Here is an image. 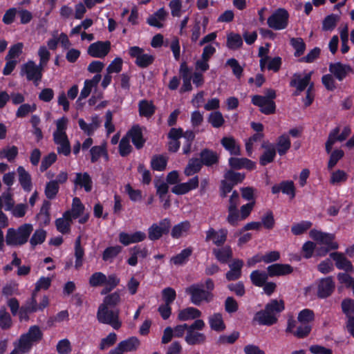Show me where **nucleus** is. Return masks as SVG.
Listing matches in <instances>:
<instances>
[{
    "instance_id": "1",
    "label": "nucleus",
    "mask_w": 354,
    "mask_h": 354,
    "mask_svg": "<svg viewBox=\"0 0 354 354\" xmlns=\"http://www.w3.org/2000/svg\"><path fill=\"white\" fill-rule=\"evenodd\" d=\"M284 310L283 300L272 299L265 305L264 309L254 314L252 322L259 326H271L277 323L281 313Z\"/></svg>"
},
{
    "instance_id": "2",
    "label": "nucleus",
    "mask_w": 354,
    "mask_h": 354,
    "mask_svg": "<svg viewBox=\"0 0 354 354\" xmlns=\"http://www.w3.org/2000/svg\"><path fill=\"white\" fill-rule=\"evenodd\" d=\"M33 231V227L30 223H24L17 229L9 228L6 235V243L10 246L22 245L28 241Z\"/></svg>"
},
{
    "instance_id": "3",
    "label": "nucleus",
    "mask_w": 354,
    "mask_h": 354,
    "mask_svg": "<svg viewBox=\"0 0 354 354\" xmlns=\"http://www.w3.org/2000/svg\"><path fill=\"white\" fill-rule=\"evenodd\" d=\"M120 309L111 308L104 306H99L97 312V321L104 324L111 326L113 329L118 330L122 326L120 320Z\"/></svg>"
},
{
    "instance_id": "4",
    "label": "nucleus",
    "mask_w": 354,
    "mask_h": 354,
    "mask_svg": "<svg viewBox=\"0 0 354 354\" xmlns=\"http://www.w3.org/2000/svg\"><path fill=\"white\" fill-rule=\"evenodd\" d=\"M186 293L190 296L191 302L200 306L203 301L209 303L213 298V294L206 291L202 283H194L186 288Z\"/></svg>"
},
{
    "instance_id": "5",
    "label": "nucleus",
    "mask_w": 354,
    "mask_h": 354,
    "mask_svg": "<svg viewBox=\"0 0 354 354\" xmlns=\"http://www.w3.org/2000/svg\"><path fill=\"white\" fill-rule=\"evenodd\" d=\"M43 68L37 65L34 61L28 60L21 66L20 75H25L28 81H32L37 86L43 76Z\"/></svg>"
},
{
    "instance_id": "6",
    "label": "nucleus",
    "mask_w": 354,
    "mask_h": 354,
    "mask_svg": "<svg viewBox=\"0 0 354 354\" xmlns=\"http://www.w3.org/2000/svg\"><path fill=\"white\" fill-rule=\"evenodd\" d=\"M289 13L285 8L277 9L267 20V24L270 28L275 30H281L287 28L288 25Z\"/></svg>"
},
{
    "instance_id": "7",
    "label": "nucleus",
    "mask_w": 354,
    "mask_h": 354,
    "mask_svg": "<svg viewBox=\"0 0 354 354\" xmlns=\"http://www.w3.org/2000/svg\"><path fill=\"white\" fill-rule=\"evenodd\" d=\"M318 299H325L330 297L335 290V283L332 276L322 277L315 282Z\"/></svg>"
},
{
    "instance_id": "8",
    "label": "nucleus",
    "mask_w": 354,
    "mask_h": 354,
    "mask_svg": "<svg viewBox=\"0 0 354 354\" xmlns=\"http://www.w3.org/2000/svg\"><path fill=\"white\" fill-rule=\"evenodd\" d=\"M171 220L163 218L158 223H153L148 228V238L152 241L159 240L163 235L169 234L171 228Z\"/></svg>"
},
{
    "instance_id": "9",
    "label": "nucleus",
    "mask_w": 354,
    "mask_h": 354,
    "mask_svg": "<svg viewBox=\"0 0 354 354\" xmlns=\"http://www.w3.org/2000/svg\"><path fill=\"white\" fill-rule=\"evenodd\" d=\"M129 54L131 57L136 58L135 64L141 68H147L155 60L153 55L144 53V49L139 46L130 47Z\"/></svg>"
},
{
    "instance_id": "10",
    "label": "nucleus",
    "mask_w": 354,
    "mask_h": 354,
    "mask_svg": "<svg viewBox=\"0 0 354 354\" xmlns=\"http://www.w3.org/2000/svg\"><path fill=\"white\" fill-rule=\"evenodd\" d=\"M227 234L228 230L225 227H222L218 230H216L214 228L210 227L205 232V241H212V243L216 246L221 247L226 242Z\"/></svg>"
},
{
    "instance_id": "11",
    "label": "nucleus",
    "mask_w": 354,
    "mask_h": 354,
    "mask_svg": "<svg viewBox=\"0 0 354 354\" xmlns=\"http://www.w3.org/2000/svg\"><path fill=\"white\" fill-rule=\"evenodd\" d=\"M313 71L306 73L304 77L300 73H294L292 77L290 82V86L296 88V91L294 92V95H299L302 91H304L308 86L311 80V76Z\"/></svg>"
},
{
    "instance_id": "12",
    "label": "nucleus",
    "mask_w": 354,
    "mask_h": 354,
    "mask_svg": "<svg viewBox=\"0 0 354 354\" xmlns=\"http://www.w3.org/2000/svg\"><path fill=\"white\" fill-rule=\"evenodd\" d=\"M310 236L315 241L329 247V249L335 250L339 248L338 243L333 241L335 239L333 234L322 232L314 229L310 231Z\"/></svg>"
},
{
    "instance_id": "13",
    "label": "nucleus",
    "mask_w": 354,
    "mask_h": 354,
    "mask_svg": "<svg viewBox=\"0 0 354 354\" xmlns=\"http://www.w3.org/2000/svg\"><path fill=\"white\" fill-rule=\"evenodd\" d=\"M111 49V42L109 41H98L91 44L87 53L92 57L103 58L106 57Z\"/></svg>"
},
{
    "instance_id": "14",
    "label": "nucleus",
    "mask_w": 354,
    "mask_h": 354,
    "mask_svg": "<svg viewBox=\"0 0 354 354\" xmlns=\"http://www.w3.org/2000/svg\"><path fill=\"white\" fill-rule=\"evenodd\" d=\"M252 103L259 106L260 111L265 115H271L275 113V102L273 100H268L262 95H253L252 97Z\"/></svg>"
},
{
    "instance_id": "15",
    "label": "nucleus",
    "mask_w": 354,
    "mask_h": 354,
    "mask_svg": "<svg viewBox=\"0 0 354 354\" xmlns=\"http://www.w3.org/2000/svg\"><path fill=\"white\" fill-rule=\"evenodd\" d=\"M199 158L203 165L208 168L218 166L220 162V155L216 151L209 148L201 150Z\"/></svg>"
},
{
    "instance_id": "16",
    "label": "nucleus",
    "mask_w": 354,
    "mask_h": 354,
    "mask_svg": "<svg viewBox=\"0 0 354 354\" xmlns=\"http://www.w3.org/2000/svg\"><path fill=\"white\" fill-rule=\"evenodd\" d=\"M330 257L335 261L336 268L346 272H353L354 266L351 261L345 255L339 252H333L330 254Z\"/></svg>"
},
{
    "instance_id": "17",
    "label": "nucleus",
    "mask_w": 354,
    "mask_h": 354,
    "mask_svg": "<svg viewBox=\"0 0 354 354\" xmlns=\"http://www.w3.org/2000/svg\"><path fill=\"white\" fill-rule=\"evenodd\" d=\"M126 136L129 139H131L133 145L137 149H142L146 142V139L143 137L142 128L139 124L132 126Z\"/></svg>"
},
{
    "instance_id": "18",
    "label": "nucleus",
    "mask_w": 354,
    "mask_h": 354,
    "mask_svg": "<svg viewBox=\"0 0 354 354\" xmlns=\"http://www.w3.org/2000/svg\"><path fill=\"white\" fill-rule=\"evenodd\" d=\"M261 148L264 151L259 157V164L261 166H266L275 159L277 155L275 146L274 143L267 142L261 145Z\"/></svg>"
},
{
    "instance_id": "19",
    "label": "nucleus",
    "mask_w": 354,
    "mask_h": 354,
    "mask_svg": "<svg viewBox=\"0 0 354 354\" xmlns=\"http://www.w3.org/2000/svg\"><path fill=\"white\" fill-rule=\"evenodd\" d=\"M329 71L341 82L346 78L349 73H353V70L350 65L337 62L329 64Z\"/></svg>"
},
{
    "instance_id": "20",
    "label": "nucleus",
    "mask_w": 354,
    "mask_h": 354,
    "mask_svg": "<svg viewBox=\"0 0 354 354\" xmlns=\"http://www.w3.org/2000/svg\"><path fill=\"white\" fill-rule=\"evenodd\" d=\"M146 237V234L142 231H136L132 234L122 232L118 235L120 243L124 246H127L131 243L142 242Z\"/></svg>"
},
{
    "instance_id": "21",
    "label": "nucleus",
    "mask_w": 354,
    "mask_h": 354,
    "mask_svg": "<svg viewBox=\"0 0 354 354\" xmlns=\"http://www.w3.org/2000/svg\"><path fill=\"white\" fill-rule=\"evenodd\" d=\"M295 186L292 180H283L279 184L274 185L271 188L273 194L281 192L283 194L289 196L290 198L295 197Z\"/></svg>"
},
{
    "instance_id": "22",
    "label": "nucleus",
    "mask_w": 354,
    "mask_h": 354,
    "mask_svg": "<svg viewBox=\"0 0 354 354\" xmlns=\"http://www.w3.org/2000/svg\"><path fill=\"white\" fill-rule=\"evenodd\" d=\"M244 262L242 259H234L232 262L230 263V270L225 274V278L228 281H236L241 277L242 268Z\"/></svg>"
},
{
    "instance_id": "23",
    "label": "nucleus",
    "mask_w": 354,
    "mask_h": 354,
    "mask_svg": "<svg viewBox=\"0 0 354 354\" xmlns=\"http://www.w3.org/2000/svg\"><path fill=\"white\" fill-rule=\"evenodd\" d=\"M269 277L285 276L291 274L293 272V268L289 264L273 263L267 268Z\"/></svg>"
},
{
    "instance_id": "24",
    "label": "nucleus",
    "mask_w": 354,
    "mask_h": 354,
    "mask_svg": "<svg viewBox=\"0 0 354 354\" xmlns=\"http://www.w3.org/2000/svg\"><path fill=\"white\" fill-rule=\"evenodd\" d=\"M228 164L232 169H241L243 168L252 170L255 168V162L247 158L230 157Z\"/></svg>"
},
{
    "instance_id": "25",
    "label": "nucleus",
    "mask_w": 354,
    "mask_h": 354,
    "mask_svg": "<svg viewBox=\"0 0 354 354\" xmlns=\"http://www.w3.org/2000/svg\"><path fill=\"white\" fill-rule=\"evenodd\" d=\"M212 253L217 261L223 264L227 263L233 257L232 249L230 245H223L219 248H214Z\"/></svg>"
},
{
    "instance_id": "26",
    "label": "nucleus",
    "mask_w": 354,
    "mask_h": 354,
    "mask_svg": "<svg viewBox=\"0 0 354 354\" xmlns=\"http://www.w3.org/2000/svg\"><path fill=\"white\" fill-rule=\"evenodd\" d=\"M75 186L84 188L86 192H90L93 188V181L91 176L87 172H78L75 174L73 180Z\"/></svg>"
},
{
    "instance_id": "27",
    "label": "nucleus",
    "mask_w": 354,
    "mask_h": 354,
    "mask_svg": "<svg viewBox=\"0 0 354 354\" xmlns=\"http://www.w3.org/2000/svg\"><path fill=\"white\" fill-rule=\"evenodd\" d=\"M276 152L280 156L286 155L291 147V141L289 135L283 133L279 136L274 144Z\"/></svg>"
},
{
    "instance_id": "28",
    "label": "nucleus",
    "mask_w": 354,
    "mask_h": 354,
    "mask_svg": "<svg viewBox=\"0 0 354 354\" xmlns=\"http://www.w3.org/2000/svg\"><path fill=\"white\" fill-rule=\"evenodd\" d=\"M221 144L223 148L232 156H240L241 148L232 136H224L221 140Z\"/></svg>"
},
{
    "instance_id": "29",
    "label": "nucleus",
    "mask_w": 354,
    "mask_h": 354,
    "mask_svg": "<svg viewBox=\"0 0 354 354\" xmlns=\"http://www.w3.org/2000/svg\"><path fill=\"white\" fill-rule=\"evenodd\" d=\"M208 323L212 330L222 332L226 328L223 315L220 313H215L208 317Z\"/></svg>"
},
{
    "instance_id": "30",
    "label": "nucleus",
    "mask_w": 354,
    "mask_h": 354,
    "mask_svg": "<svg viewBox=\"0 0 354 354\" xmlns=\"http://www.w3.org/2000/svg\"><path fill=\"white\" fill-rule=\"evenodd\" d=\"M17 173L19 175V182L21 187L25 192H30L32 188V183L30 174L26 171L22 166L18 167Z\"/></svg>"
},
{
    "instance_id": "31",
    "label": "nucleus",
    "mask_w": 354,
    "mask_h": 354,
    "mask_svg": "<svg viewBox=\"0 0 354 354\" xmlns=\"http://www.w3.org/2000/svg\"><path fill=\"white\" fill-rule=\"evenodd\" d=\"M185 340L190 346L203 344L206 342V335L198 331L188 330Z\"/></svg>"
},
{
    "instance_id": "32",
    "label": "nucleus",
    "mask_w": 354,
    "mask_h": 354,
    "mask_svg": "<svg viewBox=\"0 0 354 354\" xmlns=\"http://www.w3.org/2000/svg\"><path fill=\"white\" fill-rule=\"evenodd\" d=\"M139 115L141 117L151 118L156 112V106L151 101L142 100L138 103Z\"/></svg>"
},
{
    "instance_id": "33",
    "label": "nucleus",
    "mask_w": 354,
    "mask_h": 354,
    "mask_svg": "<svg viewBox=\"0 0 354 354\" xmlns=\"http://www.w3.org/2000/svg\"><path fill=\"white\" fill-rule=\"evenodd\" d=\"M201 316V312L194 307H187L180 310L178 314V319L181 322L187 321L199 318Z\"/></svg>"
},
{
    "instance_id": "34",
    "label": "nucleus",
    "mask_w": 354,
    "mask_h": 354,
    "mask_svg": "<svg viewBox=\"0 0 354 354\" xmlns=\"http://www.w3.org/2000/svg\"><path fill=\"white\" fill-rule=\"evenodd\" d=\"M50 205L51 204L49 201H44L42 206L40 208L39 212L37 215V217L39 222L44 226L49 225L50 222Z\"/></svg>"
},
{
    "instance_id": "35",
    "label": "nucleus",
    "mask_w": 354,
    "mask_h": 354,
    "mask_svg": "<svg viewBox=\"0 0 354 354\" xmlns=\"http://www.w3.org/2000/svg\"><path fill=\"white\" fill-rule=\"evenodd\" d=\"M203 167L199 158H192L189 160L187 165L184 169L186 176H191L198 173Z\"/></svg>"
},
{
    "instance_id": "36",
    "label": "nucleus",
    "mask_w": 354,
    "mask_h": 354,
    "mask_svg": "<svg viewBox=\"0 0 354 354\" xmlns=\"http://www.w3.org/2000/svg\"><path fill=\"white\" fill-rule=\"evenodd\" d=\"M191 228V223L189 221H183L175 225L171 230V236L174 239H179L187 234Z\"/></svg>"
},
{
    "instance_id": "37",
    "label": "nucleus",
    "mask_w": 354,
    "mask_h": 354,
    "mask_svg": "<svg viewBox=\"0 0 354 354\" xmlns=\"http://www.w3.org/2000/svg\"><path fill=\"white\" fill-rule=\"evenodd\" d=\"M140 340L136 337H131L120 342L118 345L123 353L132 352L137 350L140 346Z\"/></svg>"
},
{
    "instance_id": "38",
    "label": "nucleus",
    "mask_w": 354,
    "mask_h": 354,
    "mask_svg": "<svg viewBox=\"0 0 354 354\" xmlns=\"http://www.w3.org/2000/svg\"><path fill=\"white\" fill-rule=\"evenodd\" d=\"M268 272L260 271L259 270H253L250 274V279L252 283L257 287H263L268 280Z\"/></svg>"
},
{
    "instance_id": "39",
    "label": "nucleus",
    "mask_w": 354,
    "mask_h": 354,
    "mask_svg": "<svg viewBox=\"0 0 354 354\" xmlns=\"http://www.w3.org/2000/svg\"><path fill=\"white\" fill-rule=\"evenodd\" d=\"M122 247L118 245L109 246L103 251L102 259L105 262L112 263L113 259L122 252Z\"/></svg>"
},
{
    "instance_id": "40",
    "label": "nucleus",
    "mask_w": 354,
    "mask_h": 354,
    "mask_svg": "<svg viewBox=\"0 0 354 354\" xmlns=\"http://www.w3.org/2000/svg\"><path fill=\"white\" fill-rule=\"evenodd\" d=\"M33 344L39 342L44 336L43 332L37 325L31 326L28 332L24 334Z\"/></svg>"
},
{
    "instance_id": "41",
    "label": "nucleus",
    "mask_w": 354,
    "mask_h": 354,
    "mask_svg": "<svg viewBox=\"0 0 354 354\" xmlns=\"http://www.w3.org/2000/svg\"><path fill=\"white\" fill-rule=\"evenodd\" d=\"M84 256V249L81 245V236H79L75 242V267L79 269L83 264V258Z\"/></svg>"
},
{
    "instance_id": "42",
    "label": "nucleus",
    "mask_w": 354,
    "mask_h": 354,
    "mask_svg": "<svg viewBox=\"0 0 354 354\" xmlns=\"http://www.w3.org/2000/svg\"><path fill=\"white\" fill-rule=\"evenodd\" d=\"M193 250L189 247L185 248L180 251V252L171 259V261L176 266L185 264L189 259V257L192 255Z\"/></svg>"
},
{
    "instance_id": "43",
    "label": "nucleus",
    "mask_w": 354,
    "mask_h": 354,
    "mask_svg": "<svg viewBox=\"0 0 354 354\" xmlns=\"http://www.w3.org/2000/svg\"><path fill=\"white\" fill-rule=\"evenodd\" d=\"M121 297L118 291L107 295L104 297L102 304L100 306H104L107 308H118L116 306L120 303Z\"/></svg>"
},
{
    "instance_id": "44",
    "label": "nucleus",
    "mask_w": 354,
    "mask_h": 354,
    "mask_svg": "<svg viewBox=\"0 0 354 354\" xmlns=\"http://www.w3.org/2000/svg\"><path fill=\"white\" fill-rule=\"evenodd\" d=\"M240 337V333L237 330H234L230 335H221L216 339V344L218 346L233 344Z\"/></svg>"
},
{
    "instance_id": "45",
    "label": "nucleus",
    "mask_w": 354,
    "mask_h": 354,
    "mask_svg": "<svg viewBox=\"0 0 354 354\" xmlns=\"http://www.w3.org/2000/svg\"><path fill=\"white\" fill-rule=\"evenodd\" d=\"M344 156V151L341 149H335L329 156L327 164V169L331 171L336 166L337 162Z\"/></svg>"
},
{
    "instance_id": "46",
    "label": "nucleus",
    "mask_w": 354,
    "mask_h": 354,
    "mask_svg": "<svg viewBox=\"0 0 354 354\" xmlns=\"http://www.w3.org/2000/svg\"><path fill=\"white\" fill-rule=\"evenodd\" d=\"M167 159L162 155H155L151 160V167L154 171H162L165 169Z\"/></svg>"
},
{
    "instance_id": "47",
    "label": "nucleus",
    "mask_w": 354,
    "mask_h": 354,
    "mask_svg": "<svg viewBox=\"0 0 354 354\" xmlns=\"http://www.w3.org/2000/svg\"><path fill=\"white\" fill-rule=\"evenodd\" d=\"M207 121L214 128H220L225 123L223 114L219 111L211 112L207 118Z\"/></svg>"
},
{
    "instance_id": "48",
    "label": "nucleus",
    "mask_w": 354,
    "mask_h": 354,
    "mask_svg": "<svg viewBox=\"0 0 354 354\" xmlns=\"http://www.w3.org/2000/svg\"><path fill=\"white\" fill-rule=\"evenodd\" d=\"M243 45V40L239 34L231 32L227 37V46L231 50H236Z\"/></svg>"
},
{
    "instance_id": "49",
    "label": "nucleus",
    "mask_w": 354,
    "mask_h": 354,
    "mask_svg": "<svg viewBox=\"0 0 354 354\" xmlns=\"http://www.w3.org/2000/svg\"><path fill=\"white\" fill-rule=\"evenodd\" d=\"M290 44L295 50L294 55L297 57L302 55L306 50V44L301 37H293L290 40Z\"/></svg>"
},
{
    "instance_id": "50",
    "label": "nucleus",
    "mask_w": 354,
    "mask_h": 354,
    "mask_svg": "<svg viewBox=\"0 0 354 354\" xmlns=\"http://www.w3.org/2000/svg\"><path fill=\"white\" fill-rule=\"evenodd\" d=\"M339 17L335 14L327 15L322 21V30L324 31H331L335 29Z\"/></svg>"
},
{
    "instance_id": "51",
    "label": "nucleus",
    "mask_w": 354,
    "mask_h": 354,
    "mask_svg": "<svg viewBox=\"0 0 354 354\" xmlns=\"http://www.w3.org/2000/svg\"><path fill=\"white\" fill-rule=\"evenodd\" d=\"M12 326V318L4 306L0 308V328L8 330Z\"/></svg>"
},
{
    "instance_id": "52",
    "label": "nucleus",
    "mask_w": 354,
    "mask_h": 354,
    "mask_svg": "<svg viewBox=\"0 0 354 354\" xmlns=\"http://www.w3.org/2000/svg\"><path fill=\"white\" fill-rule=\"evenodd\" d=\"M59 190V186L57 181L50 180L46 183L44 193L46 198L49 200L54 199Z\"/></svg>"
},
{
    "instance_id": "53",
    "label": "nucleus",
    "mask_w": 354,
    "mask_h": 354,
    "mask_svg": "<svg viewBox=\"0 0 354 354\" xmlns=\"http://www.w3.org/2000/svg\"><path fill=\"white\" fill-rule=\"evenodd\" d=\"M297 319L302 324H309L315 319L314 311L309 308H304L299 313Z\"/></svg>"
},
{
    "instance_id": "54",
    "label": "nucleus",
    "mask_w": 354,
    "mask_h": 354,
    "mask_svg": "<svg viewBox=\"0 0 354 354\" xmlns=\"http://www.w3.org/2000/svg\"><path fill=\"white\" fill-rule=\"evenodd\" d=\"M341 307L343 313L349 319V317H354V300L346 298L342 300Z\"/></svg>"
},
{
    "instance_id": "55",
    "label": "nucleus",
    "mask_w": 354,
    "mask_h": 354,
    "mask_svg": "<svg viewBox=\"0 0 354 354\" xmlns=\"http://www.w3.org/2000/svg\"><path fill=\"white\" fill-rule=\"evenodd\" d=\"M245 174L239 172H236L232 169L228 170L224 174V178L229 180L231 183L235 186L239 183H241L245 179Z\"/></svg>"
},
{
    "instance_id": "56",
    "label": "nucleus",
    "mask_w": 354,
    "mask_h": 354,
    "mask_svg": "<svg viewBox=\"0 0 354 354\" xmlns=\"http://www.w3.org/2000/svg\"><path fill=\"white\" fill-rule=\"evenodd\" d=\"M46 237V232L44 230H36L30 239V243L34 248L37 245L43 243L45 241Z\"/></svg>"
},
{
    "instance_id": "57",
    "label": "nucleus",
    "mask_w": 354,
    "mask_h": 354,
    "mask_svg": "<svg viewBox=\"0 0 354 354\" xmlns=\"http://www.w3.org/2000/svg\"><path fill=\"white\" fill-rule=\"evenodd\" d=\"M21 308L23 312L26 311L30 313H33L39 310L35 292H32L31 297L26 301L25 305L22 306Z\"/></svg>"
},
{
    "instance_id": "58",
    "label": "nucleus",
    "mask_w": 354,
    "mask_h": 354,
    "mask_svg": "<svg viewBox=\"0 0 354 354\" xmlns=\"http://www.w3.org/2000/svg\"><path fill=\"white\" fill-rule=\"evenodd\" d=\"M106 276L101 272H95L89 278V285L91 287L103 286L106 283Z\"/></svg>"
},
{
    "instance_id": "59",
    "label": "nucleus",
    "mask_w": 354,
    "mask_h": 354,
    "mask_svg": "<svg viewBox=\"0 0 354 354\" xmlns=\"http://www.w3.org/2000/svg\"><path fill=\"white\" fill-rule=\"evenodd\" d=\"M226 65L232 68L233 75L237 79L239 80L241 77L243 73V68L240 65L238 60L235 58H230L227 60Z\"/></svg>"
},
{
    "instance_id": "60",
    "label": "nucleus",
    "mask_w": 354,
    "mask_h": 354,
    "mask_svg": "<svg viewBox=\"0 0 354 354\" xmlns=\"http://www.w3.org/2000/svg\"><path fill=\"white\" fill-rule=\"evenodd\" d=\"M71 211L72 212V217L73 219L79 218L83 214L84 211V206L79 198L75 197L73 199L72 208Z\"/></svg>"
},
{
    "instance_id": "61",
    "label": "nucleus",
    "mask_w": 354,
    "mask_h": 354,
    "mask_svg": "<svg viewBox=\"0 0 354 354\" xmlns=\"http://www.w3.org/2000/svg\"><path fill=\"white\" fill-rule=\"evenodd\" d=\"M37 109L36 104H22L18 108L16 112V117L23 118L27 116L30 113L34 112Z\"/></svg>"
},
{
    "instance_id": "62",
    "label": "nucleus",
    "mask_w": 354,
    "mask_h": 354,
    "mask_svg": "<svg viewBox=\"0 0 354 354\" xmlns=\"http://www.w3.org/2000/svg\"><path fill=\"white\" fill-rule=\"evenodd\" d=\"M18 148L16 146L3 149L0 151V158H6L9 162H12L18 155Z\"/></svg>"
},
{
    "instance_id": "63",
    "label": "nucleus",
    "mask_w": 354,
    "mask_h": 354,
    "mask_svg": "<svg viewBox=\"0 0 354 354\" xmlns=\"http://www.w3.org/2000/svg\"><path fill=\"white\" fill-rule=\"evenodd\" d=\"M312 226L310 221H301L294 224L291 227V232L294 235H301L309 230Z\"/></svg>"
},
{
    "instance_id": "64",
    "label": "nucleus",
    "mask_w": 354,
    "mask_h": 354,
    "mask_svg": "<svg viewBox=\"0 0 354 354\" xmlns=\"http://www.w3.org/2000/svg\"><path fill=\"white\" fill-rule=\"evenodd\" d=\"M17 346L20 351V353L24 354L30 352L33 346V344L28 338L25 337L24 334H22L19 339V342Z\"/></svg>"
}]
</instances>
